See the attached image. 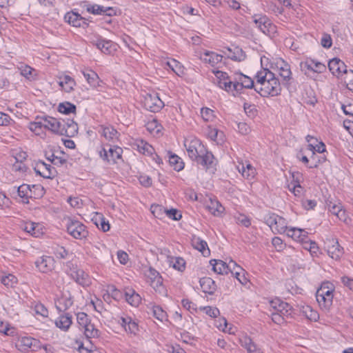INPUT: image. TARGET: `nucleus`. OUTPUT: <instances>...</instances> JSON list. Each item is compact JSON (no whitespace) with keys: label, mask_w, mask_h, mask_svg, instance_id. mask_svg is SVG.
Returning a JSON list of instances; mask_svg holds the SVG:
<instances>
[{"label":"nucleus","mask_w":353,"mask_h":353,"mask_svg":"<svg viewBox=\"0 0 353 353\" xmlns=\"http://www.w3.org/2000/svg\"><path fill=\"white\" fill-rule=\"evenodd\" d=\"M59 85L66 92H70L74 90L76 85L75 81L68 75H65L61 80L59 81Z\"/></svg>","instance_id":"cd10ccee"},{"label":"nucleus","mask_w":353,"mask_h":353,"mask_svg":"<svg viewBox=\"0 0 353 353\" xmlns=\"http://www.w3.org/2000/svg\"><path fill=\"white\" fill-rule=\"evenodd\" d=\"M69 270H67L68 274L78 284L85 287L91 283L90 279L88 274L83 270L74 266L72 263L68 265Z\"/></svg>","instance_id":"0eeeda50"},{"label":"nucleus","mask_w":353,"mask_h":353,"mask_svg":"<svg viewBox=\"0 0 353 353\" xmlns=\"http://www.w3.org/2000/svg\"><path fill=\"white\" fill-rule=\"evenodd\" d=\"M312 72H317V73H321L324 70H325V65L321 62L318 61H315L312 59Z\"/></svg>","instance_id":"0e129e2a"},{"label":"nucleus","mask_w":353,"mask_h":353,"mask_svg":"<svg viewBox=\"0 0 353 353\" xmlns=\"http://www.w3.org/2000/svg\"><path fill=\"white\" fill-rule=\"evenodd\" d=\"M288 236L291 237L296 241L301 243L307 240V232L297 228H289L286 233Z\"/></svg>","instance_id":"dca6fc26"},{"label":"nucleus","mask_w":353,"mask_h":353,"mask_svg":"<svg viewBox=\"0 0 353 353\" xmlns=\"http://www.w3.org/2000/svg\"><path fill=\"white\" fill-rule=\"evenodd\" d=\"M206 135L207 137L212 141H216L218 135L219 134V132L216 128H212L210 126L208 127L206 129Z\"/></svg>","instance_id":"774afa93"},{"label":"nucleus","mask_w":353,"mask_h":353,"mask_svg":"<svg viewBox=\"0 0 353 353\" xmlns=\"http://www.w3.org/2000/svg\"><path fill=\"white\" fill-rule=\"evenodd\" d=\"M209 212L214 216H221L224 212V207L216 200H210L207 205Z\"/></svg>","instance_id":"2f4dec72"},{"label":"nucleus","mask_w":353,"mask_h":353,"mask_svg":"<svg viewBox=\"0 0 353 353\" xmlns=\"http://www.w3.org/2000/svg\"><path fill=\"white\" fill-rule=\"evenodd\" d=\"M258 28L265 34L274 37L276 33V26L274 23H255Z\"/></svg>","instance_id":"473e14b6"},{"label":"nucleus","mask_w":353,"mask_h":353,"mask_svg":"<svg viewBox=\"0 0 353 353\" xmlns=\"http://www.w3.org/2000/svg\"><path fill=\"white\" fill-rule=\"evenodd\" d=\"M72 323V316L69 313L60 315L59 317L55 321L56 326L64 332L68 330Z\"/></svg>","instance_id":"6ab92c4d"},{"label":"nucleus","mask_w":353,"mask_h":353,"mask_svg":"<svg viewBox=\"0 0 353 353\" xmlns=\"http://www.w3.org/2000/svg\"><path fill=\"white\" fill-rule=\"evenodd\" d=\"M150 285L157 292H159L161 294H165L166 290L163 285V279L161 276L158 277L154 280H152Z\"/></svg>","instance_id":"79ce46f5"},{"label":"nucleus","mask_w":353,"mask_h":353,"mask_svg":"<svg viewBox=\"0 0 353 353\" xmlns=\"http://www.w3.org/2000/svg\"><path fill=\"white\" fill-rule=\"evenodd\" d=\"M84 334L87 339L98 338L100 334V332L97 329L94 324L90 323L86 327H83Z\"/></svg>","instance_id":"58836bf2"},{"label":"nucleus","mask_w":353,"mask_h":353,"mask_svg":"<svg viewBox=\"0 0 353 353\" xmlns=\"http://www.w3.org/2000/svg\"><path fill=\"white\" fill-rule=\"evenodd\" d=\"M286 303V302L279 299L270 301V307L272 309V312L281 314L282 310H284L285 308L284 305H282V304Z\"/></svg>","instance_id":"de8ad7c7"},{"label":"nucleus","mask_w":353,"mask_h":353,"mask_svg":"<svg viewBox=\"0 0 353 353\" xmlns=\"http://www.w3.org/2000/svg\"><path fill=\"white\" fill-rule=\"evenodd\" d=\"M66 228L68 234L77 239H85L88 234L86 227L81 222L77 220L68 219Z\"/></svg>","instance_id":"20e7f679"},{"label":"nucleus","mask_w":353,"mask_h":353,"mask_svg":"<svg viewBox=\"0 0 353 353\" xmlns=\"http://www.w3.org/2000/svg\"><path fill=\"white\" fill-rule=\"evenodd\" d=\"M166 65L170 68L175 74L180 76L183 74L184 68L180 62L175 59H172L166 62Z\"/></svg>","instance_id":"4c0bfd02"},{"label":"nucleus","mask_w":353,"mask_h":353,"mask_svg":"<svg viewBox=\"0 0 353 353\" xmlns=\"http://www.w3.org/2000/svg\"><path fill=\"white\" fill-rule=\"evenodd\" d=\"M185 262L183 259L176 257L173 261V268L179 271L182 272L185 269Z\"/></svg>","instance_id":"338daca9"},{"label":"nucleus","mask_w":353,"mask_h":353,"mask_svg":"<svg viewBox=\"0 0 353 353\" xmlns=\"http://www.w3.org/2000/svg\"><path fill=\"white\" fill-rule=\"evenodd\" d=\"M210 264L212 266L214 272L219 274H228V269L227 263L222 260H211Z\"/></svg>","instance_id":"b1692460"},{"label":"nucleus","mask_w":353,"mask_h":353,"mask_svg":"<svg viewBox=\"0 0 353 353\" xmlns=\"http://www.w3.org/2000/svg\"><path fill=\"white\" fill-rule=\"evenodd\" d=\"M153 315L158 320L163 321L166 319V312L159 306H154L152 308Z\"/></svg>","instance_id":"4d7b16f0"},{"label":"nucleus","mask_w":353,"mask_h":353,"mask_svg":"<svg viewBox=\"0 0 353 353\" xmlns=\"http://www.w3.org/2000/svg\"><path fill=\"white\" fill-rule=\"evenodd\" d=\"M276 67L279 74L285 82H288L292 79V72L290 65L283 59H279L276 62Z\"/></svg>","instance_id":"4468645a"},{"label":"nucleus","mask_w":353,"mask_h":353,"mask_svg":"<svg viewBox=\"0 0 353 353\" xmlns=\"http://www.w3.org/2000/svg\"><path fill=\"white\" fill-rule=\"evenodd\" d=\"M222 58L223 57L220 54L213 52L206 51L201 59L205 62L210 63L212 66H214L222 61Z\"/></svg>","instance_id":"a878e982"},{"label":"nucleus","mask_w":353,"mask_h":353,"mask_svg":"<svg viewBox=\"0 0 353 353\" xmlns=\"http://www.w3.org/2000/svg\"><path fill=\"white\" fill-rule=\"evenodd\" d=\"M32 191L30 198L37 199H41L44 195V188L41 185H33L30 187Z\"/></svg>","instance_id":"a18cd8bd"},{"label":"nucleus","mask_w":353,"mask_h":353,"mask_svg":"<svg viewBox=\"0 0 353 353\" xmlns=\"http://www.w3.org/2000/svg\"><path fill=\"white\" fill-rule=\"evenodd\" d=\"M214 159L212 153L205 149L203 155H199L198 159H195L194 161H196L198 164L202 165L207 170L212 168L215 165Z\"/></svg>","instance_id":"2eb2a0df"},{"label":"nucleus","mask_w":353,"mask_h":353,"mask_svg":"<svg viewBox=\"0 0 353 353\" xmlns=\"http://www.w3.org/2000/svg\"><path fill=\"white\" fill-rule=\"evenodd\" d=\"M169 163L173 167L174 170L176 171H181L184 168V163L181 158L175 154L170 156Z\"/></svg>","instance_id":"a19ab883"},{"label":"nucleus","mask_w":353,"mask_h":353,"mask_svg":"<svg viewBox=\"0 0 353 353\" xmlns=\"http://www.w3.org/2000/svg\"><path fill=\"white\" fill-rule=\"evenodd\" d=\"M289 229V228L287 227V223L285 219L283 217L279 216L276 223L272 229L273 232H277V233H286L287 230Z\"/></svg>","instance_id":"c9c22d12"},{"label":"nucleus","mask_w":353,"mask_h":353,"mask_svg":"<svg viewBox=\"0 0 353 353\" xmlns=\"http://www.w3.org/2000/svg\"><path fill=\"white\" fill-rule=\"evenodd\" d=\"M29 128L36 135H40L43 132L44 125L41 121H34L30 123Z\"/></svg>","instance_id":"8fccbe9b"},{"label":"nucleus","mask_w":353,"mask_h":353,"mask_svg":"<svg viewBox=\"0 0 353 353\" xmlns=\"http://www.w3.org/2000/svg\"><path fill=\"white\" fill-rule=\"evenodd\" d=\"M237 170L242 176L247 179H252L256 174L255 168L249 163H239L237 165Z\"/></svg>","instance_id":"aec40b11"},{"label":"nucleus","mask_w":353,"mask_h":353,"mask_svg":"<svg viewBox=\"0 0 353 353\" xmlns=\"http://www.w3.org/2000/svg\"><path fill=\"white\" fill-rule=\"evenodd\" d=\"M241 77H244V74L242 73H236L231 77L230 81L223 83V84L222 83L223 86H225V90L232 92L233 95L237 94L242 90L241 83L243 82V79Z\"/></svg>","instance_id":"9b49d317"},{"label":"nucleus","mask_w":353,"mask_h":353,"mask_svg":"<svg viewBox=\"0 0 353 353\" xmlns=\"http://www.w3.org/2000/svg\"><path fill=\"white\" fill-rule=\"evenodd\" d=\"M327 208L329 211L334 215L336 216L337 213L340 212L343 205L341 203H334L332 201H330L327 203Z\"/></svg>","instance_id":"052dcab7"},{"label":"nucleus","mask_w":353,"mask_h":353,"mask_svg":"<svg viewBox=\"0 0 353 353\" xmlns=\"http://www.w3.org/2000/svg\"><path fill=\"white\" fill-rule=\"evenodd\" d=\"M0 332H2L3 334L6 336H14L16 334V330L13 327H10L9 324H6L5 327L3 328V323L0 321Z\"/></svg>","instance_id":"13d9d810"},{"label":"nucleus","mask_w":353,"mask_h":353,"mask_svg":"<svg viewBox=\"0 0 353 353\" xmlns=\"http://www.w3.org/2000/svg\"><path fill=\"white\" fill-rule=\"evenodd\" d=\"M84 77L85 78L88 83L93 88H98L101 86L102 81L100 80L98 74L93 70L83 71L82 72Z\"/></svg>","instance_id":"412c9836"},{"label":"nucleus","mask_w":353,"mask_h":353,"mask_svg":"<svg viewBox=\"0 0 353 353\" xmlns=\"http://www.w3.org/2000/svg\"><path fill=\"white\" fill-rule=\"evenodd\" d=\"M333 292H334V289L332 285L329 286L328 283H323L317 290L316 295L326 296V295L328 296V294H330V296H332V298H333L334 297Z\"/></svg>","instance_id":"c03bdc74"},{"label":"nucleus","mask_w":353,"mask_h":353,"mask_svg":"<svg viewBox=\"0 0 353 353\" xmlns=\"http://www.w3.org/2000/svg\"><path fill=\"white\" fill-rule=\"evenodd\" d=\"M83 17L76 12H68L64 16L65 22H77V21L82 20Z\"/></svg>","instance_id":"6e6d98bb"},{"label":"nucleus","mask_w":353,"mask_h":353,"mask_svg":"<svg viewBox=\"0 0 353 353\" xmlns=\"http://www.w3.org/2000/svg\"><path fill=\"white\" fill-rule=\"evenodd\" d=\"M214 73L218 79L217 84L219 87L225 90V86H223L222 83L230 81L232 77H230L226 72L219 70L214 72Z\"/></svg>","instance_id":"ea45409f"},{"label":"nucleus","mask_w":353,"mask_h":353,"mask_svg":"<svg viewBox=\"0 0 353 353\" xmlns=\"http://www.w3.org/2000/svg\"><path fill=\"white\" fill-rule=\"evenodd\" d=\"M328 68L330 72L337 77H342L347 72V66L345 63L339 58L330 60Z\"/></svg>","instance_id":"ddd939ff"},{"label":"nucleus","mask_w":353,"mask_h":353,"mask_svg":"<svg viewBox=\"0 0 353 353\" xmlns=\"http://www.w3.org/2000/svg\"><path fill=\"white\" fill-rule=\"evenodd\" d=\"M241 346L245 347L248 353H261L256 345L252 342V339L248 336H243L240 339Z\"/></svg>","instance_id":"7c9ffc66"},{"label":"nucleus","mask_w":353,"mask_h":353,"mask_svg":"<svg viewBox=\"0 0 353 353\" xmlns=\"http://www.w3.org/2000/svg\"><path fill=\"white\" fill-rule=\"evenodd\" d=\"M321 44L325 48H330L332 45V40L330 35L324 33L321 39Z\"/></svg>","instance_id":"69168bd1"},{"label":"nucleus","mask_w":353,"mask_h":353,"mask_svg":"<svg viewBox=\"0 0 353 353\" xmlns=\"http://www.w3.org/2000/svg\"><path fill=\"white\" fill-rule=\"evenodd\" d=\"M30 186L27 184H22L18 188L14 187V190L17 191V194L22 199H23V202L25 203H29V198L31 196L32 191L30 190Z\"/></svg>","instance_id":"4be33fe9"},{"label":"nucleus","mask_w":353,"mask_h":353,"mask_svg":"<svg viewBox=\"0 0 353 353\" xmlns=\"http://www.w3.org/2000/svg\"><path fill=\"white\" fill-rule=\"evenodd\" d=\"M278 217L279 215L274 213H268L264 216L265 223L271 228L272 230L276 223Z\"/></svg>","instance_id":"5fc2aeb1"},{"label":"nucleus","mask_w":353,"mask_h":353,"mask_svg":"<svg viewBox=\"0 0 353 353\" xmlns=\"http://www.w3.org/2000/svg\"><path fill=\"white\" fill-rule=\"evenodd\" d=\"M123 150L119 146H109L108 149L103 148L99 151L100 157L110 163H116L117 160L121 159Z\"/></svg>","instance_id":"6e6552de"},{"label":"nucleus","mask_w":353,"mask_h":353,"mask_svg":"<svg viewBox=\"0 0 353 353\" xmlns=\"http://www.w3.org/2000/svg\"><path fill=\"white\" fill-rule=\"evenodd\" d=\"M76 110V105L68 101L60 103L58 105V111L64 114H69L70 113L75 114Z\"/></svg>","instance_id":"72a5a7b5"},{"label":"nucleus","mask_w":353,"mask_h":353,"mask_svg":"<svg viewBox=\"0 0 353 353\" xmlns=\"http://www.w3.org/2000/svg\"><path fill=\"white\" fill-rule=\"evenodd\" d=\"M34 341V339L31 337H21L18 340L16 346L19 348V350L26 351L31 347Z\"/></svg>","instance_id":"f704fd0d"},{"label":"nucleus","mask_w":353,"mask_h":353,"mask_svg":"<svg viewBox=\"0 0 353 353\" xmlns=\"http://www.w3.org/2000/svg\"><path fill=\"white\" fill-rule=\"evenodd\" d=\"M199 283L202 291L205 294H212L216 289L214 281L210 277L201 278Z\"/></svg>","instance_id":"a211bd4d"},{"label":"nucleus","mask_w":353,"mask_h":353,"mask_svg":"<svg viewBox=\"0 0 353 353\" xmlns=\"http://www.w3.org/2000/svg\"><path fill=\"white\" fill-rule=\"evenodd\" d=\"M137 147L139 151L144 154H152L154 152L153 147L143 140L138 143Z\"/></svg>","instance_id":"09e8293b"},{"label":"nucleus","mask_w":353,"mask_h":353,"mask_svg":"<svg viewBox=\"0 0 353 353\" xmlns=\"http://www.w3.org/2000/svg\"><path fill=\"white\" fill-rule=\"evenodd\" d=\"M154 209L152 210V212L154 214L155 212L158 210L161 211L163 210L164 212L166 214V215L172 220L174 221H179L181 219L182 216L181 213L176 210V209H170V210H166L163 209L160 205H156L154 207H152Z\"/></svg>","instance_id":"bb28decb"},{"label":"nucleus","mask_w":353,"mask_h":353,"mask_svg":"<svg viewBox=\"0 0 353 353\" xmlns=\"http://www.w3.org/2000/svg\"><path fill=\"white\" fill-rule=\"evenodd\" d=\"M73 304V300L69 291L63 292L55 300V306L59 312H65Z\"/></svg>","instance_id":"f8f14e48"},{"label":"nucleus","mask_w":353,"mask_h":353,"mask_svg":"<svg viewBox=\"0 0 353 353\" xmlns=\"http://www.w3.org/2000/svg\"><path fill=\"white\" fill-rule=\"evenodd\" d=\"M96 46L104 54H109L114 50V46L110 41L100 40L97 41Z\"/></svg>","instance_id":"e433bc0d"},{"label":"nucleus","mask_w":353,"mask_h":353,"mask_svg":"<svg viewBox=\"0 0 353 353\" xmlns=\"http://www.w3.org/2000/svg\"><path fill=\"white\" fill-rule=\"evenodd\" d=\"M1 282L6 287L12 288L17 282V279L13 274H9L7 276H2Z\"/></svg>","instance_id":"3c124183"},{"label":"nucleus","mask_w":353,"mask_h":353,"mask_svg":"<svg viewBox=\"0 0 353 353\" xmlns=\"http://www.w3.org/2000/svg\"><path fill=\"white\" fill-rule=\"evenodd\" d=\"M48 128L52 132L64 135L68 137H74L78 133V124L73 120L68 119L62 121L54 117H46V129Z\"/></svg>","instance_id":"f257e3e1"},{"label":"nucleus","mask_w":353,"mask_h":353,"mask_svg":"<svg viewBox=\"0 0 353 353\" xmlns=\"http://www.w3.org/2000/svg\"><path fill=\"white\" fill-rule=\"evenodd\" d=\"M184 145L186 148L189 157L194 161L198 159L199 155H203L205 147L201 143L199 139L194 138L192 139H185Z\"/></svg>","instance_id":"423d86ee"},{"label":"nucleus","mask_w":353,"mask_h":353,"mask_svg":"<svg viewBox=\"0 0 353 353\" xmlns=\"http://www.w3.org/2000/svg\"><path fill=\"white\" fill-rule=\"evenodd\" d=\"M272 73L268 69L263 68L261 70L258 71L256 74V83L261 86L263 87V84L267 83L268 79L272 77Z\"/></svg>","instance_id":"c756f323"},{"label":"nucleus","mask_w":353,"mask_h":353,"mask_svg":"<svg viewBox=\"0 0 353 353\" xmlns=\"http://www.w3.org/2000/svg\"><path fill=\"white\" fill-rule=\"evenodd\" d=\"M254 90L260 93L262 97L278 96L281 91V87L279 79L275 77V74L272 73V77L268 79L267 83L263 84V87H254Z\"/></svg>","instance_id":"f03ea898"},{"label":"nucleus","mask_w":353,"mask_h":353,"mask_svg":"<svg viewBox=\"0 0 353 353\" xmlns=\"http://www.w3.org/2000/svg\"><path fill=\"white\" fill-rule=\"evenodd\" d=\"M224 54L230 59L237 61H241L245 59V54L241 48L234 47L233 49L229 47L225 48Z\"/></svg>","instance_id":"f3484780"},{"label":"nucleus","mask_w":353,"mask_h":353,"mask_svg":"<svg viewBox=\"0 0 353 353\" xmlns=\"http://www.w3.org/2000/svg\"><path fill=\"white\" fill-rule=\"evenodd\" d=\"M126 301L132 306H138L141 301L139 294L135 292L132 289H128L125 292Z\"/></svg>","instance_id":"393cba45"},{"label":"nucleus","mask_w":353,"mask_h":353,"mask_svg":"<svg viewBox=\"0 0 353 353\" xmlns=\"http://www.w3.org/2000/svg\"><path fill=\"white\" fill-rule=\"evenodd\" d=\"M77 320L79 325L83 328L86 327L87 325L91 322L88 318V316L85 312H79L77 314Z\"/></svg>","instance_id":"864d4df0"},{"label":"nucleus","mask_w":353,"mask_h":353,"mask_svg":"<svg viewBox=\"0 0 353 353\" xmlns=\"http://www.w3.org/2000/svg\"><path fill=\"white\" fill-rule=\"evenodd\" d=\"M308 150L312 152L310 157V164L308 165L310 168H317L319 164L325 161V157H322L321 159H316V152L318 153H323L325 151V145L323 142L319 143H310L307 145Z\"/></svg>","instance_id":"9d476101"},{"label":"nucleus","mask_w":353,"mask_h":353,"mask_svg":"<svg viewBox=\"0 0 353 353\" xmlns=\"http://www.w3.org/2000/svg\"><path fill=\"white\" fill-rule=\"evenodd\" d=\"M192 245L196 250L201 252L203 256H208L210 254V250L206 241L199 237H195L192 240Z\"/></svg>","instance_id":"c85d7f7f"},{"label":"nucleus","mask_w":353,"mask_h":353,"mask_svg":"<svg viewBox=\"0 0 353 353\" xmlns=\"http://www.w3.org/2000/svg\"><path fill=\"white\" fill-rule=\"evenodd\" d=\"M325 249L327 254L336 261L339 260L343 254V248L339 245L336 239H327L325 241Z\"/></svg>","instance_id":"1a4fd4ad"},{"label":"nucleus","mask_w":353,"mask_h":353,"mask_svg":"<svg viewBox=\"0 0 353 353\" xmlns=\"http://www.w3.org/2000/svg\"><path fill=\"white\" fill-rule=\"evenodd\" d=\"M235 220L237 224L242 225L246 228L249 227L251 224L250 219L244 214H239L236 216Z\"/></svg>","instance_id":"680f3d73"},{"label":"nucleus","mask_w":353,"mask_h":353,"mask_svg":"<svg viewBox=\"0 0 353 353\" xmlns=\"http://www.w3.org/2000/svg\"><path fill=\"white\" fill-rule=\"evenodd\" d=\"M142 102L144 108L152 112H158L164 106L163 101L156 92L146 93Z\"/></svg>","instance_id":"39448f33"},{"label":"nucleus","mask_w":353,"mask_h":353,"mask_svg":"<svg viewBox=\"0 0 353 353\" xmlns=\"http://www.w3.org/2000/svg\"><path fill=\"white\" fill-rule=\"evenodd\" d=\"M201 117L205 121H212L214 116L213 114V110L208 108H203L201 110Z\"/></svg>","instance_id":"bf43d9fd"},{"label":"nucleus","mask_w":353,"mask_h":353,"mask_svg":"<svg viewBox=\"0 0 353 353\" xmlns=\"http://www.w3.org/2000/svg\"><path fill=\"white\" fill-rule=\"evenodd\" d=\"M48 244L47 250H46V252L49 254V256H46V268L48 266V263L50 268L52 269L54 263V256L58 259H64L68 252L63 247L59 246L58 244L52 243H48Z\"/></svg>","instance_id":"7ed1b4c3"},{"label":"nucleus","mask_w":353,"mask_h":353,"mask_svg":"<svg viewBox=\"0 0 353 353\" xmlns=\"http://www.w3.org/2000/svg\"><path fill=\"white\" fill-rule=\"evenodd\" d=\"M343 77L347 88L350 90H353V70H347V72H345Z\"/></svg>","instance_id":"603ef678"},{"label":"nucleus","mask_w":353,"mask_h":353,"mask_svg":"<svg viewBox=\"0 0 353 353\" xmlns=\"http://www.w3.org/2000/svg\"><path fill=\"white\" fill-rule=\"evenodd\" d=\"M312 59H307L306 61L300 63V69L305 73V74H308L310 71L312 72Z\"/></svg>","instance_id":"e2e57ef3"},{"label":"nucleus","mask_w":353,"mask_h":353,"mask_svg":"<svg viewBox=\"0 0 353 353\" xmlns=\"http://www.w3.org/2000/svg\"><path fill=\"white\" fill-rule=\"evenodd\" d=\"M95 224L97 228L103 232H107L110 230V226L109 222L102 215H98L95 219Z\"/></svg>","instance_id":"37998d69"},{"label":"nucleus","mask_w":353,"mask_h":353,"mask_svg":"<svg viewBox=\"0 0 353 353\" xmlns=\"http://www.w3.org/2000/svg\"><path fill=\"white\" fill-rule=\"evenodd\" d=\"M102 134L108 140H114L117 139L118 132L111 126L103 128Z\"/></svg>","instance_id":"49530a36"},{"label":"nucleus","mask_w":353,"mask_h":353,"mask_svg":"<svg viewBox=\"0 0 353 353\" xmlns=\"http://www.w3.org/2000/svg\"><path fill=\"white\" fill-rule=\"evenodd\" d=\"M316 299L323 311L327 312L330 310L333 302L332 296H330V294L326 295V296L316 295Z\"/></svg>","instance_id":"5701e85b"}]
</instances>
